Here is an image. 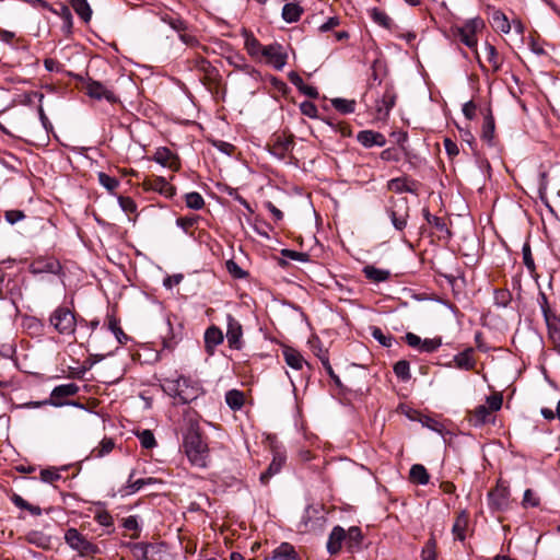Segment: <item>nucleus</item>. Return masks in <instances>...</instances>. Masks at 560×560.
Returning <instances> with one entry per match:
<instances>
[{
    "label": "nucleus",
    "instance_id": "obj_1",
    "mask_svg": "<svg viewBox=\"0 0 560 560\" xmlns=\"http://www.w3.org/2000/svg\"><path fill=\"white\" fill-rule=\"evenodd\" d=\"M164 389L180 404H190L201 394L200 385L185 376L167 380Z\"/></svg>",
    "mask_w": 560,
    "mask_h": 560
},
{
    "label": "nucleus",
    "instance_id": "obj_2",
    "mask_svg": "<svg viewBox=\"0 0 560 560\" xmlns=\"http://www.w3.org/2000/svg\"><path fill=\"white\" fill-rule=\"evenodd\" d=\"M485 27L486 24L481 18H474L467 20L462 26H457L453 30L454 37L474 51L481 69H483V65L480 61L479 54L477 50V34L481 32Z\"/></svg>",
    "mask_w": 560,
    "mask_h": 560
},
{
    "label": "nucleus",
    "instance_id": "obj_3",
    "mask_svg": "<svg viewBox=\"0 0 560 560\" xmlns=\"http://www.w3.org/2000/svg\"><path fill=\"white\" fill-rule=\"evenodd\" d=\"M185 452L190 463L197 467H206L208 458V445L201 434L196 430H189L184 439Z\"/></svg>",
    "mask_w": 560,
    "mask_h": 560
},
{
    "label": "nucleus",
    "instance_id": "obj_4",
    "mask_svg": "<svg viewBox=\"0 0 560 560\" xmlns=\"http://www.w3.org/2000/svg\"><path fill=\"white\" fill-rule=\"evenodd\" d=\"M386 213L395 230L400 234L404 233L410 217L408 199L406 197H392L389 199V206L386 208Z\"/></svg>",
    "mask_w": 560,
    "mask_h": 560
},
{
    "label": "nucleus",
    "instance_id": "obj_5",
    "mask_svg": "<svg viewBox=\"0 0 560 560\" xmlns=\"http://www.w3.org/2000/svg\"><path fill=\"white\" fill-rule=\"evenodd\" d=\"M487 404L488 406L479 405L472 411H470L469 422L472 425L480 427L490 421L492 412L500 410L502 407V394L494 393L488 396Z\"/></svg>",
    "mask_w": 560,
    "mask_h": 560
},
{
    "label": "nucleus",
    "instance_id": "obj_6",
    "mask_svg": "<svg viewBox=\"0 0 560 560\" xmlns=\"http://www.w3.org/2000/svg\"><path fill=\"white\" fill-rule=\"evenodd\" d=\"M49 323L57 332L65 336L74 335L77 329L75 315L70 308L66 306L57 307L51 313Z\"/></svg>",
    "mask_w": 560,
    "mask_h": 560
},
{
    "label": "nucleus",
    "instance_id": "obj_7",
    "mask_svg": "<svg viewBox=\"0 0 560 560\" xmlns=\"http://www.w3.org/2000/svg\"><path fill=\"white\" fill-rule=\"evenodd\" d=\"M65 540L72 550L82 557L94 556L98 552V547L74 527L66 530Z\"/></svg>",
    "mask_w": 560,
    "mask_h": 560
},
{
    "label": "nucleus",
    "instance_id": "obj_8",
    "mask_svg": "<svg viewBox=\"0 0 560 560\" xmlns=\"http://www.w3.org/2000/svg\"><path fill=\"white\" fill-rule=\"evenodd\" d=\"M79 86L91 98L106 100L110 104L118 102V97L115 93L100 81L93 80L92 78L78 77Z\"/></svg>",
    "mask_w": 560,
    "mask_h": 560
},
{
    "label": "nucleus",
    "instance_id": "obj_9",
    "mask_svg": "<svg viewBox=\"0 0 560 560\" xmlns=\"http://www.w3.org/2000/svg\"><path fill=\"white\" fill-rule=\"evenodd\" d=\"M294 144V135L283 130L272 133L267 147L272 155L283 160L292 152Z\"/></svg>",
    "mask_w": 560,
    "mask_h": 560
},
{
    "label": "nucleus",
    "instance_id": "obj_10",
    "mask_svg": "<svg viewBox=\"0 0 560 560\" xmlns=\"http://www.w3.org/2000/svg\"><path fill=\"white\" fill-rule=\"evenodd\" d=\"M489 508L494 512L506 511L510 506V490L502 480L488 493Z\"/></svg>",
    "mask_w": 560,
    "mask_h": 560
},
{
    "label": "nucleus",
    "instance_id": "obj_11",
    "mask_svg": "<svg viewBox=\"0 0 560 560\" xmlns=\"http://www.w3.org/2000/svg\"><path fill=\"white\" fill-rule=\"evenodd\" d=\"M78 392H79V386L74 383L58 385L52 389L49 400L37 401V402H33L32 405L34 407H39L42 405L49 404L55 407H61L66 404L60 400L61 398L74 396L78 394Z\"/></svg>",
    "mask_w": 560,
    "mask_h": 560
},
{
    "label": "nucleus",
    "instance_id": "obj_12",
    "mask_svg": "<svg viewBox=\"0 0 560 560\" xmlns=\"http://www.w3.org/2000/svg\"><path fill=\"white\" fill-rule=\"evenodd\" d=\"M61 265L55 257L39 256L35 258L30 265V271L33 275L52 273L59 275L61 272Z\"/></svg>",
    "mask_w": 560,
    "mask_h": 560
},
{
    "label": "nucleus",
    "instance_id": "obj_13",
    "mask_svg": "<svg viewBox=\"0 0 560 560\" xmlns=\"http://www.w3.org/2000/svg\"><path fill=\"white\" fill-rule=\"evenodd\" d=\"M142 187L144 190L156 191L166 198H172L176 192L175 187L161 176H151L144 178Z\"/></svg>",
    "mask_w": 560,
    "mask_h": 560
},
{
    "label": "nucleus",
    "instance_id": "obj_14",
    "mask_svg": "<svg viewBox=\"0 0 560 560\" xmlns=\"http://www.w3.org/2000/svg\"><path fill=\"white\" fill-rule=\"evenodd\" d=\"M261 56L266 58L267 63L271 65L277 70H281L284 67L288 58L282 46L279 44L264 46Z\"/></svg>",
    "mask_w": 560,
    "mask_h": 560
},
{
    "label": "nucleus",
    "instance_id": "obj_15",
    "mask_svg": "<svg viewBox=\"0 0 560 560\" xmlns=\"http://www.w3.org/2000/svg\"><path fill=\"white\" fill-rule=\"evenodd\" d=\"M226 339L229 347L232 349L240 350L243 346L242 337H243V328L240 322L234 318L231 314L226 316Z\"/></svg>",
    "mask_w": 560,
    "mask_h": 560
},
{
    "label": "nucleus",
    "instance_id": "obj_16",
    "mask_svg": "<svg viewBox=\"0 0 560 560\" xmlns=\"http://www.w3.org/2000/svg\"><path fill=\"white\" fill-rule=\"evenodd\" d=\"M152 160L173 172H177L180 168L179 158L166 147L158 148Z\"/></svg>",
    "mask_w": 560,
    "mask_h": 560
},
{
    "label": "nucleus",
    "instance_id": "obj_17",
    "mask_svg": "<svg viewBox=\"0 0 560 560\" xmlns=\"http://www.w3.org/2000/svg\"><path fill=\"white\" fill-rule=\"evenodd\" d=\"M357 140L365 148L383 147L386 144V138L383 133L374 130H362L357 135Z\"/></svg>",
    "mask_w": 560,
    "mask_h": 560
},
{
    "label": "nucleus",
    "instance_id": "obj_18",
    "mask_svg": "<svg viewBox=\"0 0 560 560\" xmlns=\"http://www.w3.org/2000/svg\"><path fill=\"white\" fill-rule=\"evenodd\" d=\"M223 332L219 327L212 325L209 328H207L205 332L206 352L209 355H212L214 353L217 346L221 345L223 342Z\"/></svg>",
    "mask_w": 560,
    "mask_h": 560
},
{
    "label": "nucleus",
    "instance_id": "obj_19",
    "mask_svg": "<svg viewBox=\"0 0 560 560\" xmlns=\"http://www.w3.org/2000/svg\"><path fill=\"white\" fill-rule=\"evenodd\" d=\"M282 355L285 363L294 370H303L305 365L311 371V365L304 360L303 355L292 347H284Z\"/></svg>",
    "mask_w": 560,
    "mask_h": 560
},
{
    "label": "nucleus",
    "instance_id": "obj_20",
    "mask_svg": "<svg viewBox=\"0 0 560 560\" xmlns=\"http://www.w3.org/2000/svg\"><path fill=\"white\" fill-rule=\"evenodd\" d=\"M388 189L390 191L401 194L410 192L418 194V183L416 180H408L406 177L393 178L388 182Z\"/></svg>",
    "mask_w": 560,
    "mask_h": 560
},
{
    "label": "nucleus",
    "instance_id": "obj_21",
    "mask_svg": "<svg viewBox=\"0 0 560 560\" xmlns=\"http://www.w3.org/2000/svg\"><path fill=\"white\" fill-rule=\"evenodd\" d=\"M346 540V530L337 525L332 528L328 541L327 550L330 555H336L341 550L342 541Z\"/></svg>",
    "mask_w": 560,
    "mask_h": 560
},
{
    "label": "nucleus",
    "instance_id": "obj_22",
    "mask_svg": "<svg viewBox=\"0 0 560 560\" xmlns=\"http://www.w3.org/2000/svg\"><path fill=\"white\" fill-rule=\"evenodd\" d=\"M271 559L272 560H301V557L296 552L293 545H291L289 542H282L272 551Z\"/></svg>",
    "mask_w": 560,
    "mask_h": 560
},
{
    "label": "nucleus",
    "instance_id": "obj_23",
    "mask_svg": "<svg viewBox=\"0 0 560 560\" xmlns=\"http://www.w3.org/2000/svg\"><path fill=\"white\" fill-rule=\"evenodd\" d=\"M469 523V513L467 511H462L455 518V522L452 527V532L456 539L464 541L466 538V529Z\"/></svg>",
    "mask_w": 560,
    "mask_h": 560
},
{
    "label": "nucleus",
    "instance_id": "obj_24",
    "mask_svg": "<svg viewBox=\"0 0 560 560\" xmlns=\"http://www.w3.org/2000/svg\"><path fill=\"white\" fill-rule=\"evenodd\" d=\"M303 11V8L299 4L298 1H289L282 8L281 15L287 23H294L301 19Z\"/></svg>",
    "mask_w": 560,
    "mask_h": 560
},
{
    "label": "nucleus",
    "instance_id": "obj_25",
    "mask_svg": "<svg viewBox=\"0 0 560 560\" xmlns=\"http://www.w3.org/2000/svg\"><path fill=\"white\" fill-rule=\"evenodd\" d=\"M474 349L467 348L454 357V363L457 369L460 370H472L476 365V361L472 357Z\"/></svg>",
    "mask_w": 560,
    "mask_h": 560
},
{
    "label": "nucleus",
    "instance_id": "obj_26",
    "mask_svg": "<svg viewBox=\"0 0 560 560\" xmlns=\"http://www.w3.org/2000/svg\"><path fill=\"white\" fill-rule=\"evenodd\" d=\"M494 130H495V122L494 117L490 109L487 110V114L483 118L482 124V130H481V139L489 143L490 145L493 144L494 139Z\"/></svg>",
    "mask_w": 560,
    "mask_h": 560
},
{
    "label": "nucleus",
    "instance_id": "obj_27",
    "mask_svg": "<svg viewBox=\"0 0 560 560\" xmlns=\"http://www.w3.org/2000/svg\"><path fill=\"white\" fill-rule=\"evenodd\" d=\"M396 103V94L392 88H387L377 103L376 109L380 114L388 115Z\"/></svg>",
    "mask_w": 560,
    "mask_h": 560
},
{
    "label": "nucleus",
    "instance_id": "obj_28",
    "mask_svg": "<svg viewBox=\"0 0 560 560\" xmlns=\"http://www.w3.org/2000/svg\"><path fill=\"white\" fill-rule=\"evenodd\" d=\"M107 327L115 335L120 345H126L128 342L129 337L124 332L120 327V320L114 314L107 315Z\"/></svg>",
    "mask_w": 560,
    "mask_h": 560
},
{
    "label": "nucleus",
    "instance_id": "obj_29",
    "mask_svg": "<svg viewBox=\"0 0 560 560\" xmlns=\"http://www.w3.org/2000/svg\"><path fill=\"white\" fill-rule=\"evenodd\" d=\"M409 479L416 485H427L430 480V475L423 465L415 464L410 468Z\"/></svg>",
    "mask_w": 560,
    "mask_h": 560
},
{
    "label": "nucleus",
    "instance_id": "obj_30",
    "mask_svg": "<svg viewBox=\"0 0 560 560\" xmlns=\"http://www.w3.org/2000/svg\"><path fill=\"white\" fill-rule=\"evenodd\" d=\"M226 405L234 411L241 410L245 404V395L242 390L231 389L225 394Z\"/></svg>",
    "mask_w": 560,
    "mask_h": 560
},
{
    "label": "nucleus",
    "instance_id": "obj_31",
    "mask_svg": "<svg viewBox=\"0 0 560 560\" xmlns=\"http://www.w3.org/2000/svg\"><path fill=\"white\" fill-rule=\"evenodd\" d=\"M69 2L74 12L82 19L83 22H90L92 18V10L86 0H69Z\"/></svg>",
    "mask_w": 560,
    "mask_h": 560
},
{
    "label": "nucleus",
    "instance_id": "obj_32",
    "mask_svg": "<svg viewBox=\"0 0 560 560\" xmlns=\"http://www.w3.org/2000/svg\"><path fill=\"white\" fill-rule=\"evenodd\" d=\"M363 273L366 279L376 283L386 281L390 276V272L388 270L378 269L374 266H365L363 268Z\"/></svg>",
    "mask_w": 560,
    "mask_h": 560
},
{
    "label": "nucleus",
    "instance_id": "obj_33",
    "mask_svg": "<svg viewBox=\"0 0 560 560\" xmlns=\"http://www.w3.org/2000/svg\"><path fill=\"white\" fill-rule=\"evenodd\" d=\"M363 535L358 526H351L348 532H346V541L348 549L353 551L358 549L362 542Z\"/></svg>",
    "mask_w": 560,
    "mask_h": 560
},
{
    "label": "nucleus",
    "instance_id": "obj_34",
    "mask_svg": "<svg viewBox=\"0 0 560 560\" xmlns=\"http://www.w3.org/2000/svg\"><path fill=\"white\" fill-rule=\"evenodd\" d=\"M485 51L487 61L491 65L492 71L498 72L502 67V58L500 57L497 48L490 43L485 44Z\"/></svg>",
    "mask_w": 560,
    "mask_h": 560
},
{
    "label": "nucleus",
    "instance_id": "obj_35",
    "mask_svg": "<svg viewBox=\"0 0 560 560\" xmlns=\"http://www.w3.org/2000/svg\"><path fill=\"white\" fill-rule=\"evenodd\" d=\"M115 447V442L110 438H104L100 445L91 451L90 456L93 458H102L108 455Z\"/></svg>",
    "mask_w": 560,
    "mask_h": 560
},
{
    "label": "nucleus",
    "instance_id": "obj_36",
    "mask_svg": "<svg viewBox=\"0 0 560 560\" xmlns=\"http://www.w3.org/2000/svg\"><path fill=\"white\" fill-rule=\"evenodd\" d=\"M284 462V458L280 455L278 456H275L272 462L270 463L269 467L267 468L266 471H264L261 475H260V481L261 483L264 485H267L269 479L276 475L277 472L280 471L281 467H282V464Z\"/></svg>",
    "mask_w": 560,
    "mask_h": 560
},
{
    "label": "nucleus",
    "instance_id": "obj_37",
    "mask_svg": "<svg viewBox=\"0 0 560 560\" xmlns=\"http://www.w3.org/2000/svg\"><path fill=\"white\" fill-rule=\"evenodd\" d=\"M331 105L334 108L341 114H351L355 109V101L354 100H346V98H332Z\"/></svg>",
    "mask_w": 560,
    "mask_h": 560
},
{
    "label": "nucleus",
    "instance_id": "obj_38",
    "mask_svg": "<svg viewBox=\"0 0 560 560\" xmlns=\"http://www.w3.org/2000/svg\"><path fill=\"white\" fill-rule=\"evenodd\" d=\"M162 21L170 25L174 31L180 33L187 30V23L180 16L175 14H164Z\"/></svg>",
    "mask_w": 560,
    "mask_h": 560
},
{
    "label": "nucleus",
    "instance_id": "obj_39",
    "mask_svg": "<svg viewBox=\"0 0 560 560\" xmlns=\"http://www.w3.org/2000/svg\"><path fill=\"white\" fill-rule=\"evenodd\" d=\"M136 436L143 448L151 450L156 445V440L151 430L144 429L142 431H137Z\"/></svg>",
    "mask_w": 560,
    "mask_h": 560
},
{
    "label": "nucleus",
    "instance_id": "obj_40",
    "mask_svg": "<svg viewBox=\"0 0 560 560\" xmlns=\"http://www.w3.org/2000/svg\"><path fill=\"white\" fill-rule=\"evenodd\" d=\"M371 18L376 24L381 25L382 27L387 30L392 28L393 20L387 15L386 12L377 8H374L371 10Z\"/></svg>",
    "mask_w": 560,
    "mask_h": 560
},
{
    "label": "nucleus",
    "instance_id": "obj_41",
    "mask_svg": "<svg viewBox=\"0 0 560 560\" xmlns=\"http://www.w3.org/2000/svg\"><path fill=\"white\" fill-rule=\"evenodd\" d=\"M492 21L493 26L497 30L501 31L504 34L510 33L511 24L504 13H502L501 11H495L492 15Z\"/></svg>",
    "mask_w": 560,
    "mask_h": 560
},
{
    "label": "nucleus",
    "instance_id": "obj_42",
    "mask_svg": "<svg viewBox=\"0 0 560 560\" xmlns=\"http://www.w3.org/2000/svg\"><path fill=\"white\" fill-rule=\"evenodd\" d=\"M548 329V338L551 342L560 340V318L551 317L549 322H545Z\"/></svg>",
    "mask_w": 560,
    "mask_h": 560
},
{
    "label": "nucleus",
    "instance_id": "obj_43",
    "mask_svg": "<svg viewBox=\"0 0 560 560\" xmlns=\"http://www.w3.org/2000/svg\"><path fill=\"white\" fill-rule=\"evenodd\" d=\"M422 560H436V540L431 536L421 551Z\"/></svg>",
    "mask_w": 560,
    "mask_h": 560
},
{
    "label": "nucleus",
    "instance_id": "obj_44",
    "mask_svg": "<svg viewBox=\"0 0 560 560\" xmlns=\"http://www.w3.org/2000/svg\"><path fill=\"white\" fill-rule=\"evenodd\" d=\"M186 206L194 210L203 208L205 200L199 192L192 191L185 195Z\"/></svg>",
    "mask_w": 560,
    "mask_h": 560
},
{
    "label": "nucleus",
    "instance_id": "obj_45",
    "mask_svg": "<svg viewBox=\"0 0 560 560\" xmlns=\"http://www.w3.org/2000/svg\"><path fill=\"white\" fill-rule=\"evenodd\" d=\"M422 214L427 222L431 225H433L438 231L443 232L447 231L446 224L444 220L440 217L433 215L430 213L428 208L422 209Z\"/></svg>",
    "mask_w": 560,
    "mask_h": 560
},
{
    "label": "nucleus",
    "instance_id": "obj_46",
    "mask_svg": "<svg viewBox=\"0 0 560 560\" xmlns=\"http://www.w3.org/2000/svg\"><path fill=\"white\" fill-rule=\"evenodd\" d=\"M538 303L540 305V310H541V313L544 315L545 322H549V319L551 317L557 316V314L553 313L551 311V308H550V305H549L548 298H547L546 293H544V292L539 293Z\"/></svg>",
    "mask_w": 560,
    "mask_h": 560
},
{
    "label": "nucleus",
    "instance_id": "obj_47",
    "mask_svg": "<svg viewBox=\"0 0 560 560\" xmlns=\"http://www.w3.org/2000/svg\"><path fill=\"white\" fill-rule=\"evenodd\" d=\"M98 182L105 187L109 192H114L115 189L119 186V182L117 178L107 175L106 173H98Z\"/></svg>",
    "mask_w": 560,
    "mask_h": 560
},
{
    "label": "nucleus",
    "instance_id": "obj_48",
    "mask_svg": "<svg viewBox=\"0 0 560 560\" xmlns=\"http://www.w3.org/2000/svg\"><path fill=\"white\" fill-rule=\"evenodd\" d=\"M512 300V294L508 289L494 290V303L498 306L505 307Z\"/></svg>",
    "mask_w": 560,
    "mask_h": 560
},
{
    "label": "nucleus",
    "instance_id": "obj_49",
    "mask_svg": "<svg viewBox=\"0 0 560 560\" xmlns=\"http://www.w3.org/2000/svg\"><path fill=\"white\" fill-rule=\"evenodd\" d=\"M522 254H523V262L526 266V268L528 269V271L530 273L535 272L536 265H535L534 258L532 256V249H530V245L528 242H526L523 245Z\"/></svg>",
    "mask_w": 560,
    "mask_h": 560
},
{
    "label": "nucleus",
    "instance_id": "obj_50",
    "mask_svg": "<svg viewBox=\"0 0 560 560\" xmlns=\"http://www.w3.org/2000/svg\"><path fill=\"white\" fill-rule=\"evenodd\" d=\"M131 478H132V475L130 476V478L128 480V486H127V488L129 489V493H135V492L139 491L140 489H142L144 486L156 482V479H154V478H141V479H137L135 481H132Z\"/></svg>",
    "mask_w": 560,
    "mask_h": 560
},
{
    "label": "nucleus",
    "instance_id": "obj_51",
    "mask_svg": "<svg viewBox=\"0 0 560 560\" xmlns=\"http://www.w3.org/2000/svg\"><path fill=\"white\" fill-rule=\"evenodd\" d=\"M245 47H246L247 52L252 57H257L258 55H261V50L264 48V46H261V44L258 42V39H256L254 36H249L246 38Z\"/></svg>",
    "mask_w": 560,
    "mask_h": 560
},
{
    "label": "nucleus",
    "instance_id": "obj_52",
    "mask_svg": "<svg viewBox=\"0 0 560 560\" xmlns=\"http://www.w3.org/2000/svg\"><path fill=\"white\" fill-rule=\"evenodd\" d=\"M394 372L397 377L407 381L410 378V366L409 363L405 360H400L395 363Z\"/></svg>",
    "mask_w": 560,
    "mask_h": 560
},
{
    "label": "nucleus",
    "instance_id": "obj_53",
    "mask_svg": "<svg viewBox=\"0 0 560 560\" xmlns=\"http://www.w3.org/2000/svg\"><path fill=\"white\" fill-rule=\"evenodd\" d=\"M372 336L374 339H376L382 346L384 347H392L394 341H395V338L390 335L386 336L384 335V332L382 331L381 328L378 327H373L372 328Z\"/></svg>",
    "mask_w": 560,
    "mask_h": 560
},
{
    "label": "nucleus",
    "instance_id": "obj_54",
    "mask_svg": "<svg viewBox=\"0 0 560 560\" xmlns=\"http://www.w3.org/2000/svg\"><path fill=\"white\" fill-rule=\"evenodd\" d=\"M59 15L62 19V31L66 32L67 34H70L73 25L70 9L66 5H61Z\"/></svg>",
    "mask_w": 560,
    "mask_h": 560
},
{
    "label": "nucleus",
    "instance_id": "obj_55",
    "mask_svg": "<svg viewBox=\"0 0 560 560\" xmlns=\"http://www.w3.org/2000/svg\"><path fill=\"white\" fill-rule=\"evenodd\" d=\"M151 547L149 544L136 542L131 546V551L138 560H148V549Z\"/></svg>",
    "mask_w": 560,
    "mask_h": 560
},
{
    "label": "nucleus",
    "instance_id": "obj_56",
    "mask_svg": "<svg viewBox=\"0 0 560 560\" xmlns=\"http://www.w3.org/2000/svg\"><path fill=\"white\" fill-rule=\"evenodd\" d=\"M40 479L44 482L55 483L56 481L61 479V475L59 470L56 468H46L40 471Z\"/></svg>",
    "mask_w": 560,
    "mask_h": 560
},
{
    "label": "nucleus",
    "instance_id": "obj_57",
    "mask_svg": "<svg viewBox=\"0 0 560 560\" xmlns=\"http://www.w3.org/2000/svg\"><path fill=\"white\" fill-rule=\"evenodd\" d=\"M442 345V339L440 337L432 339H424L421 343V352L431 353L438 350Z\"/></svg>",
    "mask_w": 560,
    "mask_h": 560
},
{
    "label": "nucleus",
    "instance_id": "obj_58",
    "mask_svg": "<svg viewBox=\"0 0 560 560\" xmlns=\"http://www.w3.org/2000/svg\"><path fill=\"white\" fill-rule=\"evenodd\" d=\"M199 217L198 215H187V217H180L177 219L176 223L178 226H180L186 233L189 232L191 228H194L198 222Z\"/></svg>",
    "mask_w": 560,
    "mask_h": 560
},
{
    "label": "nucleus",
    "instance_id": "obj_59",
    "mask_svg": "<svg viewBox=\"0 0 560 560\" xmlns=\"http://www.w3.org/2000/svg\"><path fill=\"white\" fill-rule=\"evenodd\" d=\"M540 503L539 498L536 495V493L532 489H526L524 492L522 504L524 508H536Z\"/></svg>",
    "mask_w": 560,
    "mask_h": 560
},
{
    "label": "nucleus",
    "instance_id": "obj_60",
    "mask_svg": "<svg viewBox=\"0 0 560 560\" xmlns=\"http://www.w3.org/2000/svg\"><path fill=\"white\" fill-rule=\"evenodd\" d=\"M281 255L292 260H298L302 262L310 261V255L307 253L296 252L292 249H282Z\"/></svg>",
    "mask_w": 560,
    "mask_h": 560
},
{
    "label": "nucleus",
    "instance_id": "obj_61",
    "mask_svg": "<svg viewBox=\"0 0 560 560\" xmlns=\"http://www.w3.org/2000/svg\"><path fill=\"white\" fill-rule=\"evenodd\" d=\"M118 203L126 213H135L137 211V203L130 197L119 196Z\"/></svg>",
    "mask_w": 560,
    "mask_h": 560
},
{
    "label": "nucleus",
    "instance_id": "obj_62",
    "mask_svg": "<svg viewBox=\"0 0 560 560\" xmlns=\"http://www.w3.org/2000/svg\"><path fill=\"white\" fill-rule=\"evenodd\" d=\"M320 361H322V364L325 368L326 372L328 373L329 377L334 381L335 385L338 387H342L341 381H340L339 376L334 372V370L329 363L328 357H326V355L320 357Z\"/></svg>",
    "mask_w": 560,
    "mask_h": 560
},
{
    "label": "nucleus",
    "instance_id": "obj_63",
    "mask_svg": "<svg viewBox=\"0 0 560 560\" xmlns=\"http://www.w3.org/2000/svg\"><path fill=\"white\" fill-rule=\"evenodd\" d=\"M226 268L229 270V272L234 277V278H237V279H242V278H245L247 276V272L244 271L235 261L233 260H229L226 262Z\"/></svg>",
    "mask_w": 560,
    "mask_h": 560
},
{
    "label": "nucleus",
    "instance_id": "obj_64",
    "mask_svg": "<svg viewBox=\"0 0 560 560\" xmlns=\"http://www.w3.org/2000/svg\"><path fill=\"white\" fill-rule=\"evenodd\" d=\"M303 115L314 118L317 116V107L314 103L305 101L300 105Z\"/></svg>",
    "mask_w": 560,
    "mask_h": 560
}]
</instances>
